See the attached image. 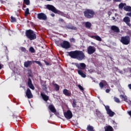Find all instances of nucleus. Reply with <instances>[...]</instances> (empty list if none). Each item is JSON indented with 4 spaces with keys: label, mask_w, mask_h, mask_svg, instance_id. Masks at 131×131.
<instances>
[{
    "label": "nucleus",
    "mask_w": 131,
    "mask_h": 131,
    "mask_svg": "<svg viewBox=\"0 0 131 131\" xmlns=\"http://www.w3.org/2000/svg\"><path fill=\"white\" fill-rule=\"evenodd\" d=\"M114 2H116L117 3L121 2V0H114Z\"/></svg>",
    "instance_id": "nucleus-50"
},
{
    "label": "nucleus",
    "mask_w": 131,
    "mask_h": 131,
    "mask_svg": "<svg viewBox=\"0 0 131 131\" xmlns=\"http://www.w3.org/2000/svg\"><path fill=\"white\" fill-rule=\"evenodd\" d=\"M120 98H121V99H124V101H125V102L128 103V100L127 99V97H126V96H124L123 95H121L120 96Z\"/></svg>",
    "instance_id": "nucleus-26"
},
{
    "label": "nucleus",
    "mask_w": 131,
    "mask_h": 131,
    "mask_svg": "<svg viewBox=\"0 0 131 131\" xmlns=\"http://www.w3.org/2000/svg\"><path fill=\"white\" fill-rule=\"evenodd\" d=\"M58 21L59 22H64V19H63V18H59Z\"/></svg>",
    "instance_id": "nucleus-48"
},
{
    "label": "nucleus",
    "mask_w": 131,
    "mask_h": 131,
    "mask_svg": "<svg viewBox=\"0 0 131 131\" xmlns=\"http://www.w3.org/2000/svg\"><path fill=\"white\" fill-rule=\"evenodd\" d=\"M20 50H21V51L23 52L24 53H27V52H28V51L26 50V48L23 47H20Z\"/></svg>",
    "instance_id": "nucleus-32"
},
{
    "label": "nucleus",
    "mask_w": 131,
    "mask_h": 131,
    "mask_svg": "<svg viewBox=\"0 0 131 131\" xmlns=\"http://www.w3.org/2000/svg\"><path fill=\"white\" fill-rule=\"evenodd\" d=\"M33 63H36V64H38L40 67H42V64L39 61L33 60Z\"/></svg>",
    "instance_id": "nucleus-29"
},
{
    "label": "nucleus",
    "mask_w": 131,
    "mask_h": 131,
    "mask_svg": "<svg viewBox=\"0 0 131 131\" xmlns=\"http://www.w3.org/2000/svg\"><path fill=\"white\" fill-rule=\"evenodd\" d=\"M75 66L78 68V69H81L82 70H84L86 67V65L84 63H75Z\"/></svg>",
    "instance_id": "nucleus-8"
},
{
    "label": "nucleus",
    "mask_w": 131,
    "mask_h": 131,
    "mask_svg": "<svg viewBox=\"0 0 131 131\" xmlns=\"http://www.w3.org/2000/svg\"><path fill=\"white\" fill-rule=\"evenodd\" d=\"M3 68V66L0 63V70Z\"/></svg>",
    "instance_id": "nucleus-57"
},
{
    "label": "nucleus",
    "mask_w": 131,
    "mask_h": 131,
    "mask_svg": "<svg viewBox=\"0 0 131 131\" xmlns=\"http://www.w3.org/2000/svg\"><path fill=\"white\" fill-rule=\"evenodd\" d=\"M109 1V2H110L111 0H108Z\"/></svg>",
    "instance_id": "nucleus-63"
},
{
    "label": "nucleus",
    "mask_w": 131,
    "mask_h": 131,
    "mask_svg": "<svg viewBox=\"0 0 131 131\" xmlns=\"http://www.w3.org/2000/svg\"><path fill=\"white\" fill-rule=\"evenodd\" d=\"M40 96L42 97V99L44 101H45V102H48V101H49V97L47 95H46L42 93H41Z\"/></svg>",
    "instance_id": "nucleus-16"
},
{
    "label": "nucleus",
    "mask_w": 131,
    "mask_h": 131,
    "mask_svg": "<svg viewBox=\"0 0 131 131\" xmlns=\"http://www.w3.org/2000/svg\"><path fill=\"white\" fill-rule=\"evenodd\" d=\"M68 54L72 59H77L78 61H82L85 58L84 53L81 51L76 50L68 52Z\"/></svg>",
    "instance_id": "nucleus-1"
},
{
    "label": "nucleus",
    "mask_w": 131,
    "mask_h": 131,
    "mask_svg": "<svg viewBox=\"0 0 131 131\" xmlns=\"http://www.w3.org/2000/svg\"><path fill=\"white\" fill-rule=\"evenodd\" d=\"M33 63V61H30V60H28L27 61H25L24 62V67L26 68H28V67H30L31 65H32V63Z\"/></svg>",
    "instance_id": "nucleus-14"
},
{
    "label": "nucleus",
    "mask_w": 131,
    "mask_h": 131,
    "mask_svg": "<svg viewBox=\"0 0 131 131\" xmlns=\"http://www.w3.org/2000/svg\"><path fill=\"white\" fill-rule=\"evenodd\" d=\"M90 73H93V72H95V70L90 69L89 70Z\"/></svg>",
    "instance_id": "nucleus-46"
},
{
    "label": "nucleus",
    "mask_w": 131,
    "mask_h": 131,
    "mask_svg": "<svg viewBox=\"0 0 131 131\" xmlns=\"http://www.w3.org/2000/svg\"><path fill=\"white\" fill-rule=\"evenodd\" d=\"M126 15V16H128V17H131V12H127Z\"/></svg>",
    "instance_id": "nucleus-45"
},
{
    "label": "nucleus",
    "mask_w": 131,
    "mask_h": 131,
    "mask_svg": "<svg viewBox=\"0 0 131 131\" xmlns=\"http://www.w3.org/2000/svg\"><path fill=\"white\" fill-rule=\"evenodd\" d=\"M64 116L67 119H71L73 117V114L70 110H68L67 112L64 113Z\"/></svg>",
    "instance_id": "nucleus-7"
},
{
    "label": "nucleus",
    "mask_w": 131,
    "mask_h": 131,
    "mask_svg": "<svg viewBox=\"0 0 131 131\" xmlns=\"http://www.w3.org/2000/svg\"><path fill=\"white\" fill-rule=\"evenodd\" d=\"M48 108L49 110L52 112V113H56V112H57V110L55 108V106H54L52 104L49 105Z\"/></svg>",
    "instance_id": "nucleus-17"
},
{
    "label": "nucleus",
    "mask_w": 131,
    "mask_h": 131,
    "mask_svg": "<svg viewBox=\"0 0 131 131\" xmlns=\"http://www.w3.org/2000/svg\"><path fill=\"white\" fill-rule=\"evenodd\" d=\"M105 108L106 112H108L109 111L111 110L110 109V107H109V106H108V105L105 106Z\"/></svg>",
    "instance_id": "nucleus-40"
},
{
    "label": "nucleus",
    "mask_w": 131,
    "mask_h": 131,
    "mask_svg": "<svg viewBox=\"0 0 131 131\" xmlns=\"http://www.w3.org/2000/svg\"><path fill=\"white\" fill-rule=\"evenodd\" d=\"M107 114H108V115H109V116H110V117H113V116H114V114H115V113L110 110V111L107 112Z\"/></svg>",
    "instance_id": "nucleus-25"
},
{
    "label": "nucleus",
    "mask_w": 131,
    "mask_h": 131,
    "mask_svg": "<svg viewBox=\"0 0 131 131\" xmlns=\"http://www.w3.org/2000/svg\"><path fill=\"white\" fill-rule=\"evenodd\" d=\"M60 47L63 49H66L67 50L68 49H70L71 48V45H70V43L68 41L64 40L62 42L60 43Z\"/></svg>",
    "instance_id": "nucleus-6"
},
{
    "label": "nucleus",
    "mask_w": 131,
    "mask_h": 131,
    "mask_svg": "<svg viewBox=\"0 0 131 131\" xmlns=\"http://www.w3.org/2000/svg\"><path fill=\"white\" fill-rule=\"evenodd\" d=\"M42 90H43V91H47V90H48V87H47V85L43 86L42 87Z\"/></svg>",
    "instance_id": "nucleus-44"
},
{
    "label": "nucleus",
    "mask_w": 131,
    "mask_h": 131,
    "mask_svg": "<svg viewBox=\"0 0 131 131\" xmlns=\"http://www.w3.org/2000/svg\"><path fill=\"white\" fill-rule=\"evenodd\" d=\"M24 3L27 6H29V5H30V1L29 0H24Z\"/></svg>",
    "instance_id": "nucleus-33"
},
{
    "label": "nucleus",
    "mask_w": 131,
    "mask_h": 131,
    "mask_svg": "<svg viewBox=\"0 0 131 131\" xmlns=\"http://www.w3.org/2000/svg\"><path fill=\"white\" fill-rule=\"evenodd\" d=\"M26 95L28 99H32V98H33V95H32V93H31V90H30L29 88L27 89Z\"/></svg>",
    "instance_id": "nucleus-11"
},
{
    "label": "nucleus",
    "mask_w": 131,
    "mask_h": 131,
    "mask_svg": "<svg viewBox=\"0 0 131 131\" xmlns=\"http://www.w3.org/2000/svg\"><path fill=\"white\" fill-rule=\"evenodd\" d=\"M44 62H45L46 65H47V66H49V65H50V63L47 62V61L44 60Z\"/></svg>",
    "instance_id": "nucleus-47"
},
{
    "label": "nucleus",
    "mask_w": 131,
    "mask_h": 131,
    "mask_svg": "<svg viewBox=\"0 0 131 131\" xmlns=\"http://www.w3.org/2000/svg\"><path fill=\"white\" fill-rule=\"evenodd\" d=\"M128 114L131 117V111L128 112Z\"/></svg>",
    "instance_id": "nucleus-55"
},
{
    "label": "nucleus",
    "mask_w": 131,
    "mask_h": 131,
    "mask_svg": "<svg viewBox=\"0 0 131 131\" xmlns=\"http://www.w3.org/2000/svg\"><path fill=\"white\" fill-rule=\"evenodd\" d=\"M106 93H110V89H106L105 90Z\"/></svg>",
    "instance_id": "nucleus-49"
},
{
    "label": "nucleus",
    "mask_w": 131,
    "mask_h": 131,
    "mask_svg": "<svg viewBox=\"0 0 131 131\" xmlns=\"http://www.w3.org/2000/svg\"><path fill=\"white\" fill-rule=\"evenodd\" d=\"M78 87L81 92H83V91H84V89H83V87H82L80 84L78 85Z\"/></svg>",
    "instance_id": "nucleus-38"
},
{
    "label": "nucleus",
    "mask_w": 131,
    "mask_h": 131,
    "mask_svg": "<svg viewBox=\"0 0 131 131\" xmlns=\"http://www.w3.org/2000/svg\"><path fill=\"white\" fill-rule=\"evenodd\" d=\"M66 28H67V29H70L72 30H77V28L73 26L67 25L66 26Z\"/></svg>",
    "instance_id": "nucleus-20"
},
{
    "label": "nucleus",
    "mask_w": 131,
    "mask_h": 131,
    "mask_svg": "<svg viewBox=\"0 0 131 131\" xmlns=\"http://www.w3.org/2000/svg\"><path fill=\"white\" fill-rule=\"evenodd\" d=\"M28 86H29V88H30V89H31V90H33H33H34V86L33 85V84H28Z\"/></svg>",
    "instance_id": "nucleus-37"
},
{
    "label": "nucleus",
    "mask_w": 131,
    "mask_h": 131,
    "mask_svg": "<svg viewBox=\"0 0 131 131\" xmlns=\"http://www.w3.org/2000/svg\"><path fill=\"white\" fill-rule=\"evenodd\" d=\"M48 2H51L52 0H46Z\"/></svg>",
    "instance_id": "nucleus-62"
},
{
    "label": "nucleus",
    "mask_w": 131,
    "mask_h": 131,
    "mask_svg": "<svg viewBox=\"0 0 131 131\" xmlns=\"http://www.w3.org/2000/svg\"><path fill=\"white\" fill-rule=\"evenodd\" d=\"M52 17H55V14L52 13L51 14Z\"/></svg>",
    "instance_id": "nucleus-56"
},
{
    "label": "nucleus",
    "mask_w": 131,
    "mask_h": 131,
    "mask_svg": "<svg viewBox=\"0 0 131 131\" xmlns=\"http://www.w3.org/2000/svg\"><path fill=\"white\" fill-rule=\"evenodd\" d=\"M31 84H32V81H31V79H30V78H29L28 81V85Z\"/></svg>",
    "instance_id": "nucleus-41"
},
{
    "label": "nucleus",
    "mask_w": 131,
    "mask_h": 131,
    "mask_svg": "<svg viewBox=\"0 0 131 131\" xmlns=\"http://www.w3.org/2000/svg\"><path fill=\"white\" fill-rule=\"evenodd\" d=\"M102 82H103L104 84H107V82L105 80H102Z\"/></svg>",
    "instance_id": "nucleus-53"
},
{
    "label": "nucleus",
    "mask_w": 131,
    "mask_h": 131,
    "mask_svg": "<svg viewBox=\"0 0 131 131\" xmlns=\"http://www.w3.org/2000/svg\"><path fill=\"white\" fill-rule=\"evenodd\" d=\"M78 74L81 76V77H83V78H85L86 77V75L83 73V71L81 70H77Z\"/></svg>",
    "instance_id": "nucleus-18"
},
{
    "label": "nucleus",
    "mask_w": 131,
    "mask_h": 131,
    "mask_svg": "<svg viewBox=\"0 0 131 131\" xmlns=\"http://www.w3.org/2000/svg\"><path fill=\"white\" fill-rule=\"evenodd\" d=\"M86 130L88 131H95V129L94 128V127L91 125H89L87 126Z\"/></svg>",
    "instance_id": "nucleus-24"
},
{
    "label": "nucleus",
    "mask_w": 131,
    "mask_h": 131,
    "mask_svg": "<svg viewBox=\"0 0 131 131\" xmlns=\"http://www.w3.org/2000/svg\"><path fill=\"white\" fill-rule=\"evenodd\" d=\"M125 6H126V3H120L119 5V9H122L123 8H124V7H125Z\"/></svg>",
    "instance_id": "nucleus-27"
},
{
    "label": "nucleus",
    "mask_w": 131,
    "mask_h": 131,
    "mask_svg": "<svg viewBox=\"0 0 131 131\" xmlns=\"http://www.w3.org/2000/svg\"><path fill=\"white\" fill-rule=\"evenodd\" d=\"M46 85H47L46 84V82H44L42 83V87L46 86Z\"/></svg>",
    "instance_id": "nucleus-51"
},
{
    "label": "nucleus",
    "mask_w": 131,
    "mask_h": 131,
    "mask_svg": "<svg viewBox=\"0 0 131 131\" xmlns=\"http://www.w3.org/2000/svg\"><path fill=\"white\" fill-rule=\"evenodd\" d=\"M29 52L32 53V54L35 53V49H34V48H33V47H31L29 48Z\"/></svg>",
    "instance_id": "nucleus-31"
},
{
    "label": "nucleus",
    "mask_w": 131,
    "mask_h": 131,
    "mask_svg": "<svg viewBox=\"0 0 131 131\" xmlns=\"http://www.w3.org/2000/svg\"><path fill=\"white\" fill-rule=\"evenodd\" d=\"M70 42H75V39H74V38H71L70 39Z\"/></svg>",
    "instance_id": "nucleus-43"
},
{
    "label": "nucleus",
    "mask_w": 131,
    "mask_h": 131,
    "mask_svg": "<svg viewBox=\"0 0 131 131\" xmlns=\"http://www.w3.org/2000/svg\"><path fill=\"white\" fill-rule=\"evenodd\" d=\"M111 29L114 32H116V33H119V32H120L119 28L116 26H112L111 28Z\"/></svg>",
    "instance_id": "nucleus-13"
},
{
    "label": "nucleus",
    "mask_w": 131,
    "mask_h": 131,
    "mask_svg": "<svg viewBox=\"0 0 131 131\" xmlns=\"http://www.w3.org/2000/svg\"><path fill=\"white\" fill-rule=\"evenodd\" d=\"M85 27L88 28V29H90L91 27H92V23H90V21H86L85 23Z\"/></svg>",
    "instance_id": "nucleus-22"
},
{
    "label": "nucleus",
    "mask_w": 131,
    "mask_h": 131,
    "mask_svg": "<svg viewBox=\"0 0 131 131\" xmlns=\"http://www.w3.org/2000/svg\"><path fill=\"white\" fill-rule=\"evenodd\" d=\"M128 88H129V89L130 90H131V84H129L128 85Z\"/></svg>",
    "instance_id": "nucleus-54"
},
{
    "label": "nucleus",
    "mask_w": 131,
    "mask_h": 131,
    "mask_svg": "<svg viewBox=\"0 0 131 131\" xmlns=\"http://www.w3.org/2000/svg\"><path fill=\"white\" fill-rule=\"evenodd\" d=\"M90 37H91V38H96V36H94V35H92L90 36Z\"/></svg>",
    "instance_id": "nucleus-52"
},
{
    "label": "nucleus",
    "mask_w": 131,
    "mask_h": 131,
    "mask_svg": "<svg viewBox=\"0 0 131 131\" xmlns=\"http://www.w3.org/2000/svg\"><path fill=\"white\" fill-rule=\"evenodd\" d=\"M47 9L48 10H49V11H52V12H53V13H55V14H58V15H61V16H63L64 15V13L62 12L61 11L57 10L56 7H55L53 5H47L46 6Z\"/></svg>",
    "instance_id": "nucleus-4"
},
{
    "label": "nucleus",
    "mask_w": 131,
    "mask_h": 131,
    "mask_svg": "<svg viewBox=\"0 0 131 131\" xmlns=\"http://www.w3.org/2000/svg\"><path fill=\"white\" fill-rule=\"evenodd\" d=\"M123 21L126 23V25L130 27L131 24L129 23L130 22V18L128 16H125L123 18Z\"/></svg>",
    "instance_id": "nucleus-12"
},
{
    "label": "nucleus",
    "mask_w": 131,
    "mask_h": 131,
    "mask_svg": "<svg viewBox=\"0 0 131 131\" xmlns=\"http://www.w3.org/2000/svg\"><path fill=\"white\" fill-rule=\"evenodd\" d=\"M83 13L85 18H86V19H93L95 17V15H96L95 11L91 9H85Z\"/></svg>",
    "instance_id": "nucleus-2"
},
{
    "label": "nucleus",
    "mask_w": 131,
    "mask_h": 131,
    "mask_svg": "<svg viewBox=\"0 0 131 131\" xmlns=\"http://www.w3.org/2000/svg\"><path fill=\"white\" fill-rule=\"evenodd\" d=\"M23 8H26V5L23 4Z\"/></svg>",
    "instance_id": "nucleus-58"
},
{
    "label": "nucleus",
    "mask_w": 131,
    "mask_h": 131,
    "mask_svg": "<svg viewBox=\"0 0 131 131\" xmlns=\"http://www.w3.org/2000/svg\"><path fill=\"white\" fill-rule=\"evenodd\" d=\"M120 41L123 45L127 46V45H129V42H130V38L128 36H122Z\"/></svg>",
    "instance_id": "nucleus-5"
},
{
    "label": "nucleus",
    "mask_w": 131,
    "mask_h": 131,
    "mask_svg": "<svg viewBox=\"0 0 131 131\" xmlns=\"http://www.w3.org/2000/svg\"><path fill=\"white\" fill-rule=\"evenodd\" d=\"M104 83L103 82H100L99 83V86H100V89L103 88H104Z\"/></svg>",
    "instance_id": "nucleus-39"
},
{
    "label": "nucleus",
    "mask_w": 131,
    "mask_h": 131,
    "mask_svg": "<svg viewBox=\"0 0 131 131\" xmlns=\"http://www.w3.org/2000/svg\"><path fill=\"white\" fill-rule=\"evenodd\" d=\"M87 52L89 55H92L96 52V48L94 46H90L87 49Z\"/></svg>",
    "instance_id": "nucleus-9"
},
{
    "label": "nucleus",
    "mask_w": 131,
    "mask_h": 131,
    "mask_svg": "<svg viewBox=\"0 0 131 131\" xmlns=\"http://www.w3.org/2000/svg\"><path fill=\"white\" fill-rule=\"evenodd\" d=\"M52 85H53V86H54L55 90V91H56V92H58V91L60 90V86L58 85V84L56 83L55 81H53L52 82Z\"/></svg>",
    "instance_id": "nucleus-19"
},
{
    "label": "nucleus",
    "mask_w": 131,
    "mask_h": 131,
    "mask_svg": "<svg viewBox=\"0 0 131 131\" xmlns=\"http://www.w3.org/2000/svg\"><path fill=\"white\" fill-rule=\"evenodd\" d=\"M11 22L12 23H14V22H17V19H16V18L13 17V16H11Z\"/></svg>",
    "instance_id": "nucleus-35"
},
{
    "label": "nucleus",
    "mask_w": 131,
    "mask_h": 131,
    "mask_svg": "<svg viewBox=\"0 0 131 131\" xmlns=\"http://www.w3.org/2000/svg\"><path fill=\"white\" fill-rule=\"evenodd\" d=\"M115 69H116V70H118V68H115Z\"/></svg>",
    "instance_id": "nucleus-61"
},
{
    "label": "nucleus",
    "mask_w": 131,
    "mask_h": 131,
    "mask_svg": "<svg viewBox=\"0 0 131 131\" xmlns=\"http://www.w3.org/2000/svg\"><path fill=\"white\" fill-rule=\"evenodd\" d=\"M63 94L67 97H71V92L67 89H64L63 90Z\"/></svg>",
    "instance_id": "nucleus-15"
},
{
    "label": "nucleus",
    "mask_w": 131,
    "mask_h": 131,
    "mask_svg": "<svg viewBox=\"0 0 131 131\" xmlns=\"http://www.w3.org/2000/svg\"><path fill=\"white\" fill-rule=\"evenodd\" d=\"M25 34L26 37L30 39V40H34V39H36V34H35L34 31L31 29L27 30Z\"/></svg>",
    "instance_id": "nucleus-3"
},
{
    "label": "nucleus",
    "mask_w": 131,
    "mask_h": 131,
    "mask_svg": "<svg viewBox=\"0 0 131 131\" xmlns=\"http://www.w3.org/2000/svg\"><path fill=\"white\" fill-rule=\"evenodd\" d=\"M97 112L96 114H101V112Z\"/></svg>",
    "instance_id": "nucleus-59"
},
{
    "label": "nucleus",
    "mask_w": 131,
    "mask_h": 131,
    "mask_svg": "<svg viewBox=\"0 0 131 131\" xmlns=\"http://www.w3.org/2000/svg\"><path fill=\"white\" fill-rule=\"evenodd\" d=\"M30 13H29V8H27L26 10L25 11V15L27 16L28 15H29Z\"/></svg>",
    "instance_id": "nucleus-34"
},
{
    "label": "nucleus",
    "mask_w": 131,
    "mask_h": 131,
    "mask_svg": "<svg viewBox=\"0 0 131 131\" xmlns=\"http://www.w3.org/2000/svg\"><path fill=\"white\" fill-rule=\"evenodd\" d=\"M104 129H105V131H113L114 130L113 128L110 125L106 126V127H105Z\"/></svg>",
    "instance_id": "nucleus-23"
},
{
    "label": "nucleus",
    "mask_w": 131,
    "mask_h": 131,
    "mask_svg": "<svg viewBox=\"0 0 131 131\" xmlns=\"http://www.w3.org/2000/svg\"><path fill=\"white\" fill-rule=\"evenodd\" d=\"M76 99H73V103H72V106L73 108H76V107L77 106V104H76Z\"/></svg>",
    "instance_id": "nucleus-28"
},
{
    "label": "nucleus",
    "mask_w": 131,
    "mask_h": 131,
    "mask_svg": "<svg viewBox=\"0 0 131 131\" xmlns=\"http://www.w3.org/2000/svg\"><path fill=\"white\" fill-rule=\"evenodd\" d=\"M123 10L126 11V12H131V7L126 4V6L123 8Z\"/></svg>",
    "instance_id": "nucleus-21"
},
{
    "label": "nucleus",
    "mask_w": 131,
    "mask_h": 131,
    "mask_svg": "<svg viewBox=\"0 0 131 131\" xmlns=\"http://www.w3.org/2000/svg\"><path fill=\"white\" fill-rule=\"evenodd\" d=\"M113 124H114V126H113V127H114V128H115V127H117V123H116L115 121H113Z\"/></svg>",
    "instance_id": "nucleus-42"
},
{
    "label": "nucleus",
    "mask_w": 131,
    "mask_h": 131,
    "mask_svg": "<svg viewBox=\"0 0 131 131\" xmlns=\"http://www.w3.org/2000/svg\"><path fill=\"white\" fill-rule=\"evenodd\" d=\"M37 18L39 20H46L48 19L47 15L43 13H38L37 14Z\"/></svg>",
    "instance_id": "nucleus-10"
},
{
    "label": "nucleus",
    "mask_w": 131,
    "mask_h": 131,
    "mask_svg": "<svg viewBox=\"0 0 131 131\" xmlns=\"http://www.w3.org/2000/svg\"><path fill=\"white\" fill-rule=\"evenodd\" d=\"M112 20H115V17L114 16L112 17Z\"/></svg>",
    "instance_id": "nucleus-60"
},
{
    "label": "nucleus",
    "mask_w": 131,
    "mask_h": 131,
    "mask_svg": "<svg viewBox=\"0 0 131 131\" xmlns=\"http://www.w3.org/2000/svg\"><path fill=\"white\" fill-rule=\"evenodd\" d=\"M114 100L115 102H116V103H118V104H120V103H121V102L119 100V98H118L116 97H114Z\"/></svg>",
    "instance_id": "nucleus-30"
},
{
    "label": "nucleus",
    "mask_w": 131,
    "mask_h": 131,
    "mask_svg": "<svg viewBox=\"0 0 131 131\" xmlns=\"http://www.w3.org/2000/svg\"><path fill=\"white\" fill-rule=\"evenodd\" d=\"M95 39L98 41H102V38L99 36H95Z\"/></svg>",
    "instance_id": "nucleus-36"
}]
</instances>
